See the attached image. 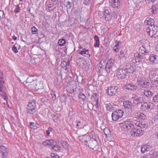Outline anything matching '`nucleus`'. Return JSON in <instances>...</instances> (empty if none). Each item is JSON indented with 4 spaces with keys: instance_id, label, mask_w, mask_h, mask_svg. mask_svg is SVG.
Instances as JSON below:
<instances>
[{
    "instance_id": "30",
    "label": "nucleus",
    "mask_w": 158,
    "mask_h": 158,
    "mask_svg": "<svg viewBox=\"0 0 158 158\" xmlns=\"http://www.w3.org/2000/svg\"><path fill=\"white\" fill-rule=\"evenodd\" d=\"M94 39L95 41V43L94 44L95 47H99L100 41L99 39L98 36L95 35L94 37Z\"/></svg>"
},
{
    "instance_id": "50",
    "label": "nucleus",
    "mask_w": 158,
    "mask_h": 158,
    "mask_svg": "<svg viewBox=\"0 0 158 158\" xmlns=\"http://www.w3.org/2000/svg\"><path fill=\"white\" fill-rule=\"evenodd\" d=\"M20 8L17 6H15V8L14 10V11L16 13H18L20 12Z\"/></svg>"
},
{
    "instance_id": "8",
    "label": "nucleus",
    "mask_w": 158,
    "mask_h": 158,
    "mask_svg": "<svg viewBox=\"0 0 158 158\" xmlns=\"http://www.w3.org/2000/svg\"><path fill=\"white\" fill-rule=\"evenodd\" d=\"M144 131L141 129L135 128L131 130V134L132 137H138L142 135Z\"/></svg>"
},
{
    "instance_id": "10",
    "label": "nucleus",
    "mask_w": 158,
    "mask_h": 158,
    "mask_svg": "<svg viewBox=\"0 0 158 158\" xmlns=\"http://www.w3.org/2000/svg\"><path fill=\"white\" fill-rule=\"evenodd\" d=\"M85 144L94 150H97L98 149V143L96 140H90L89 142V143Z\"/></svg>"
},
{
    "instance_id": "59",
    "label": "nucleus",
    "mask_w": 158,
    "mask_h": 158,
    "mask_svg": "<svg viewBox=\"0 0 158 158\" xmlns=\"http://www.w3.org/2000/svg\"><path fill=\"white\" fill-rule=\"evenodd\" d=\"M0 149L1 150V152H2V151L4 152V151H5V150L6 149V148L3 146H0Z\"/></svg>"
},
{
    "instance_id": "11",
    "label": "nucleus",
    "mask_w": 158,
    "mask_h": 158,
    "mask_svg": "<svg viewBox=\"0 0 158 158\" xmlns=\"http://www.w3.org/2000/svg\"><path fill=\"white\" fill-rule=\"evenodd\" d=\"M109 2L111 6L114 8H119L121 5V0H109Z\"/></svg>"
},
{
    "instance_id": "61",
    "label": "nucleus",
    "mask_w": 158,
    "mask_h": 158,
    "mask_svg": "<svg viewBox=\"0 0 158 158\" xmlns=\"http://www.w3.org/2000/svg\"><path fill=\"white\" fill-rule=\"evenodd\" d=\"M4 12L2 11H0V17L3 18L4 17Z\"/></svg>"
},
{
    "instance_id": "55",
    "label": "nucleus",
    "mask_w": 158,
    "mask_h": 158,
    "mask_svg": "<svg viewBox=\"0 0 158 158\" xmlns=\"http://www.w3.org/2000/svg\"><path fill=\"white\" fill-rule=\"evenodd\" d=\"M60 101L62 102H64L66 101V98L64 96L60 97Z\"/></svg>"
},
{
    "instance_id": "17",
    "label": "nucleus",
    "mask_w": 158,
    "mask_h": 158,
    "mask_svg": "<svg viewBox=\"0 0 158 158\" xmlns=\"http://www.w3.org/2000/svg\"><path fill=\"white\" fill-rule=\"evenodd\" d=\"M149 60L152 63H158V56L154 54H152L149 56Z\"/></svg>"
},
{
    "instance_id": "44",
    "label": "nucleus",
    "mask_w": 158,
    "mask_h": 158,
    "mask_svg": "<svg viewBox=\"0 0 158 158\" xmlns=\"http://www.w3.org/2000/svg\"><path fill=\"white\" fill-rule=\"evenodd\" d=\"M61 143L64 148L66 149L68 148L69 145L66 142L63 141Z\"/></svg>"
},
{
    "instance_id": "52",
    "label": "nucleus",
    "mask_w": 158,
    "mask_h": 158,
    "mask_svg": "<svg viewBox=\"0 0 158 158\" xmlns=\"http://www.w3.org/2000/svg\"><path fill=\"white\" fill-rule=\"evenodd\" d=\"M64 64H65L66 66V67H65V66L64 67H63V68L65 70H67V66H69V62H66L64 61L63 63H62L61 64V66H63V65Z\"/></svg>"
},
{
    "instance_id": "19",
    "label": "nucleus",
    "mask_w": 158,
    "mask_h": 158,
    "mask_svg": "<svg viewBox=\"0 0 158 158\" xmlns=\"http://www.w3.org/2000/svg\"><path fill=\"white\" fill-rule=\"evenodd\" d=\"M151 148V146L147 144L143 145L141 147V152L142 153L150 151Z\"/></svg>"
},
{
    "instance_id": "45",
    "label": "nucleus",
    "mask_w": 158,
    "mask_h": 158,
    "mask_svg": "<svg viewBox=\"0 0 158 158\" xmlns=\"http://www.w3.org/2000/svg\"><path fill=\"white\" fill-rule=\"evenodd\" d=\"M153 101L154 102H158V93L153 97Z\"/></svg>"
},
{
    "instance_id": "3",
    "label": "nucleus",
    "mask_w": 158,
    "mask_h": 158,
    "mask_svg": "<svg viewBox=\"0 0 158 158\" xmlns=\"http://www.w3.org/2000/svg\"><path fill=\"white\" fill-rule=\"evenodd\" d=\"M36 102L34 100H31L28 104L27 111L30 114H34L35 111Z\"/></svg>"
},
{
    "instance_id": "57",
    "label": "nucleus",
    "mask_w": 158,
    "mask_h": 158,
    "mask_svg": "<svg viewBox=\"0 0 158 158\" xmlns=\"http://www.w3.org/2000/svg\"><path fill=\"white\" fill-rule=\"evenodd\" d=\"M84 3L86 5H89L91 3V0H85Z\"/></svg>"
},
{
    "instance_id": "4",
    "label": "nucleus",
    "mask_w": 158,
    "mask_h": 158,
    "mask_svg": "<svg viewBox=\"0 0 158 158\" xmlns=\"http://www.w3.org/2000/svg\"><path fill=\"white\" fill-rule=\"evenodd\" d=\"M123 111L122 110H117L112 114V118L113 121H117L121 118L123 115Z\"/></svg>"
},
{
    "instance_id": "46",
    "label": "nucleus",
    "mask_w": 158,
    "mask_h": 158,
    "mask_svg": "<svg viewBox=\"0 0 158 158\" xmlns=\"http://www.w3.org/2000/svg\"><path fill=\"white\" fill-rule=\"evenodd\" d=\"M12 49L13 51L15 53H16L18 52L17 47L15 45H14L12 46Z\"/></svg>"
},
{
    "instance_id": "16",
    "label": "nucleus",
    "mask_w": 158,
    "mask_h": 158,
    "mask_svg": "<svg viewBox=\"0 0 158 158\" xmlns=\"http://www.w3.org/2000/svg\"><path fill=\"white\" fill-rule=\"evenodd\" d=\"M154 22L155 21L154 19L150 17H148L145 19L144 23L146 25H149L148 27L150 26H154Z\"/></svg>"
},
{
    "instance_id": "25",
    "label": "nucleus",
    "mask_w": 158,
    "mask_h": 158,
    "mask_svg": "<svg viewBox=\"0 0 158 158\" xmlns=\"http://www.w3.org/2000/svg\"><path fill=\"white\" fill-rule=\"evenodd\" d=\"M2 73L0 70V92L2 91L3 84L4 83Z\"/></svg>"
},
{
    "instance_id": "54",
    "label": "nucleus",
    "mask_w": 158,
    "mask_h": 158,
    "mask_svg": "<svg viewBox=\"0 0 158 158\" xmlns=\"http://www.w3.org/2000/svg\"><path fill=\"white\" fill-rule=\"evenodd\" d=\"M124 52L123 50H121L120 52V54L119 55V57L120 59L123 58L125 56Z\"/></svg>"
},
{
    "instance_id": "18",
    "label": "nucleus",
    "mask_w": 158,
    "mask_h": 158,
    "mask_svg": "<svg viewBox=\"0 0 158 158\" xmlns=\"http://www.w3.org/2000/svg\"><path fill=\"white\" fill-rule=\"evenodd\" d=\"M56 143V142L53 139L47 140L43 142V144L45 146H52Z\"/></svg>"
},
{
    "instance_id": "5",
    "label": "nucleus",
    "mask_w": 158,
    "mask_h": 158,
    "mask_svg": "<svg viewBox=\"0 0 158 158\" xmlns=\"http://www.w3.org/2000/svg\"><path fill=\"white\" fill-rule=\"evenodd\" d=\"M127 72L123 67L118 68L116 72V76L119 79H125L127 76Z\"/></svg>"
},
{
    "instance_id": "15",
    "label": "nucleus",
    "mask_w": 158,
    "mask_h": 158,
    "mask_svg": "<svg viewBox=\"0 0 158 158\" xmlns=\"http://www.w3.org/2000/svg\"><path fill=\"white\" fill-rule=\"evenodd\" d=\"M124 88L129 90H135L137 89V86L132 83H128L126 84Z\"/></svg>"
},
{
    "instance_id": "24",
    "label": "nucleus",
    "mask_w": 158,
    "mask_h": 158,
    "mask_svg": "<svg viewBox=\"0 0 158 158\" xmlns=\"http://www.w3.org/2000/svg\"><path fill=\"white\" fill-rule=\"evenodd\" d=\"M123 106L125 108L131 109L132 107V104L131 102L127 100L124 102Z\"/></svg>"
},
{
    "instance_id": "56",
    "label": "nucleus",
    "mask_w": 158,
    "mask_h": 158,
    "mask_svg": "<svg viewBox=\"0 0 158 158\" xmlns=\"http://www.w3.org/2000/svg\"><path fill=\"white\" fill-rule=\"evenodd\" d=\"M4 28L6 31H9L10 30L9 23L8 24H5V26L4 27Z\"/></svg>"
},
{
    "instance_id": "41",
    "label": "nucleus",
    "mask_w": 158,
    "mask_h": 158,
    "mask_svg": "<svg viewBox=\"0 0 158 158\" xmlns=\"http://www.w3.org/2000/svg\"><path fill=\"white\" fill-rule=\"evenodd\" d=\"M38 31V30L35 26H33L31 28V32L33 34H36Z\"/></svg>"
},
{
    "instance_id": "12",
    "label": "nucleus",
    "mask_w": 158,
    "mask_h": 158,
    "mask_svg": "<svg viewBox=\"0 0 158 158\" xmlns=\"http://www.w3.org/2000/svg\"><path fill=\"white\" fill-rule=\"evenodd\" d=\"M111 11L108 9L107 8H105L104 11V17L105 19L107 20H110L112 18V15L111 14Z\"/></svg>"
},
{
    "instance_id": "20",
    "label": "nucleus",
    "mask_w": 158,
    "mask_h": 158,
    "mask_svg": "<svg viewBox=\"0 0 158 158\" xmlns=\"http://www.w3.org/2000/svg\"><path fill=\"white\" fill-rule=\"evenodd\" d=\"M133 98V103L134 104H137L143 102L144 98L143 97H139L136 96L135 97Z\"/></svg>"
},
{
    "instance_id": "60",
    "label": "nucleus",
    "mask_w": 158,
    "mask_h": 158,
    "mask_svg": "<svg viewBox=\"0 0 158 158\" xmlns=\"http://www.w3.org/2000/svg\"><path fill=\"white\" fill-rule=\"evenodd\" d=\"M119 49L116 46H114L113 48V50L114 52H117L118 51Z\"/></svg>"
},
{
    "instance_id": "39",
    "label": "nucleus",
    "mask_w": 158,
    "mask_h": 158,
    "mask_svg": "<svg viewBox=\"0 0 158 158\" xmlns=\"http://www.w3.org/2000/svg\"><path fill=\"white\" fill-rule=\"evenodd\" d=\"M76 127L79 129H81L83 128V124L80 121H77Z\"/></svg>"
},
{
    "instance_id": "38",
    "label": "nucleus",
    "mask_w": 158,
    "mask_h": 158,
    "mask_svg": "<svg viewBox=\"0 0 158 158\" xmlns=\"http://www.w3.org/2000/svg\"><path fill=\"white\" fill-rule=\"evenodd\" d=\"M78 98H79L81 99L83 101H85L86 100V96L83 94H79L78 95Z\"/></svg>"
},
{
    "instance_id": "49",
    "label": "nucleus",
    "mask_w": 158,
    "mask_h": 158,
    "mask_svg": "<svg viewBox=\"0 0 158 158\" xmlns=\"http://www.w3.org/2000/svg\"><path fill=\"white\" fill-rule=\"evenodd\" d=\"M84 137L83 138V139H84V140H82L81 139V137H80V138H79V139L81 140V141L83 143L84 142V141H85V143H87V141H86L85 140V139H86L87 137L89 138V136H87L85 135H84Z\"/></svg>"
},
{
    "instance_id": "62",
    "label": "nucleus",
    "mask_w": 158,
    "mask_h": 158,
    "mask_svg": "<svg viewBox=\"0 0 158 158\" xmlns=\"http://www.w3.org/2000/svg\"><path fill=\"white\" fill-rule=\"evenodd\" d=\"M51 94L52 96V100L53 101H55L56 99V94H54L53 95H52V94Z\"/></svg>"
},
{
    "instance_id": "26",
    "label": "nucleus",
    "mask_w": 158,
    "mask_h": 158,
    "mask_svg": "<svg viewBox=\"0 0 158 158\" xmlns=\"http://www.w3.org/2000/svg\"><path fill=\"white\" fill-rule=\"evenodd\" d=\"M142 94L148 97H151L153 95V94L150 90L148 89H145L142 92Z\"/></svg>"
},
{
    "instance_id": "36",
    "label": "nucleus",
    "mask_w": 158,
    "mask_h": 158,
    "mask_svg": "<svg viewBox=\"0 0 158 158\" xmlns=\"http://www.w3.org/2000/svg\"><path fill=\"white\" fill-rule=\"evenodd\" d=\"M52 149L56 152L59 151L60 150V148L56 144L52 147Z\"/></svg>"
},
{
    "instance_id": "1",
    "label": "nucleus",
    "mask_w": 158,
    "mask_h": 158,
    "mask_svg": "<svg viewBox=\"0 0 158 158\" xmlns=\"http://www.w3.org/2000/svg\"><path fill=\"white\" fill-rule=\"evenodd\" d=\"M133 121V119H127L123 123H120L119 125L123 130L127 131L134 127Z\"/></svg>"
},
{
    "instance_id": "27",
    "label": "nucleus",
    "mask_w": 158,
    "mask_h": 158,
    "mask_svg": "<svg viewBox=\"0 0 158 158\" xmlns=\"http://www.w3.org/2000/svg\"><path fill=\"white\" fill-rule=\"evenodd\" d=\"M145 81V78L139 76L137 80V82L139 85H142Z\"/></svg>"
},
{
    "instance_id": "7",
    "label": "nucleus",
    "mask_w": 158,
    "mask_h": 158,
    "mask_svg": "<svg viewBox=\"0 0 158 158\" xmlns=\"http://www.w3.org/2000/svg\"><path fill=\"white\" fill-rule=\"evenodd\" d=\"M143 59V56L139 53L136 52L134 54V56L132 59V61L133 63L136 64H138Z\"/></svg>"
},
{
    "instance_id": "51",
    "label": "nucleus",
    "mask_w": 158,
    "mask_h": 158,
    "mask_svg": "<svg viewBox=\"0 0 158 158\" xmlns=\"http://www.w3.org/2000/svg\"><path fill=\"white\" fill-rule=\"evenodd\" d=\"M66 7L67 9H70L71 8V3L70 2L68 1L67 2Z\"/></svg>"
},
{
    "instance_id": "42",
    "label": "nucleus",
    "mask_w": 158,
    "mask_h": 158,
    "mask_svg": "<svg viewBox=\"0 0 158 158\" xmlns=\"http://www.w3.org/2000/svg\"><path fill=\"white\" fill-rule=\"evenodd\" d=\"M150 85L149 82L148 81H145L144 82V83L142 85V86L145 88H148V87Z\"/></svg>"
},
{
    "instance_id": "37",
    "label": "nucleus",
    "mask_w": 158,
    "mask_h": 158,
    "mask_svg": "<svg viewBox=\"0 0 158 158\" xmlns=\"http://www.w3.org/2000/svg\"><path fill=\"white\" fill-rule=\"evenodd\" d=\"M147 125L146 124V123L144 121H142L140 122L139 127L141 128H144L147 127Z\"/></svg>"
},
{
    "instance_id": "33",
    "label": "nucleus",
    "mask_w": 158,
    "mask_h": 158,
    "mask_svg": "<svg viewBox=\"0 0 158 158\" xmlns=\"http://www.w3.org/2000/svg\"><path fill=\"white\" fill-rule=\"evenodd\" d=\"M58 44L60 46H64L66 44V41L63 39H60L59 40Z\"/></svg>"
},
{
    "instance_id": "28",
    "label": "nucleus",
    "mask_w": 158,
    "mask_h": 158,
    "mask_svg": "<svg viewBox=\"0 0 158 158\" xmlns=\"http://www.w3.org/2000/svg\"><path fill=\"white\" fill-rule=\"evenodd\" d=\"M78 53L82 55L85 56V55L86 54V55H89V56H90V55H89V52L88 49H86L85 48L83 49L82 50H79V51Z\"/></svg>"
},
{
    "instance_id": "58",
    "label": "nucleus",
    "mask_w": 158,
    "mask_h": 158,
    "mask_svg": "<svg viewBox=\"0 0 158 158\" xmlns=\"http://www.w3.org/2000/svg\"><path fill=\"white\" fill-rule=\"evenodd\" d=\"M156 7L154 6L152 7L151 10H152L151 12H152L153 13L155 14L156 12Z\"/></svg>"
},
{
    "instance_id": "53",
    "label": "nucleus",
    "mask_w": 158,
    "mask_h": 158,
    "mask_svg": "<svg viewBox=\"0 0 158 158\" xmlns=\"http://www.w3.org/2000/svg\"><path fill=\"white\" fill-rule=\"evenodd\" d=\"M51 156L52 158H59V156H58L56 154L52 153Z\"/></svg>"
},
{
    "instance_id": "23",
    "label": "nucleus",
    "mask_w": 158,
    "mask_h": 158,
    "mask_svg": "<svg viewBox=\"0 0 158 158\" xmlns=\"http://www.w3.org/2000/svg\"><path fill=\"white\" fill-rule=\"evenodd\" d=\"M135 117L136 118H140L142 119H145L146 118V115L141 112H137L135 113Z\"/></svg>"
},
{
    "instance_id": "22",
    "label": "nucleus",
    "mask_w": 158,
    "mask_h": 158,
    "mask_svg": "<svg viewBox=\"0 0 158 158\" xmlns=\"http://www.w3.org/2000/svg\"><path fill=\"white\" fill-rule=\"evenodd\" d=\"M91 99L92 101L96 102L94 106L97 108L98 106V99L97 98V94L96 93H94L93 94L91 97Z\"/></svg>"
},
{
    "instance_id": "47",
    "label": "nucleus",
    "mask_w": 158,
    "mask_h": 158,
    "mask_svg": "<svg viewBox=\"0 0 158 158\" xmlns=\"http://www.w3.org/2000/svg\"><path fill=\"white\" fill-rule=\"evenodd\" d=\"M52 130L53 128H52L49 127L48 130L46 131V135H48L50 134V132L52 131Z\"/></svg>"
},
{
    "instance_id": "34",
    "label": "nucleus",
    "mask_w": 158,
    "mask_h": 158,
    "mask_svg": "<svg viewBox=\"0 0 158 158\" xmlns=\"http://www.w3.org/2000/svg\"><path fill=\"white\" fill-rule=\"evenodd\" d=\"M112 66L107 64L106 65L105 67L107 73H109L112 71Z\"/></svg>"
},
{
    "instance_id": "29",
    "label": "nucleus",
    "mask_w": 158,
    "mask_h": 158,
    "mask_svg": "<svg viewBox=\"0 0 158 158\" xmlns=\"http://www.w3.org/2000/svg\"><path fill=\"white\" fill-rule=\"evenodd\" d=\"M105 107L107 111H111L113 109L114 107L113 105H111L110 103L108 104H105Z\"/></svg>"
},
{
    "instance_id": "43",
    "label": "nucleus",
    "mask_w": 158,
    "mask_h": 158,
    "mask_svg": "<svg viewBox=\"0 0 158 158\" xmlns=\"http://www.w3.org/2000/svg\"><path fill=\"white\" fill-rule=\"evenodd\" d=\"M133 124L135 125V126L139 127V125L140 122L138 120H135L133 119Z\"/></svg>"
},
{
    "instance_id": "35",
    "label": "nucleus",
    "mask_w": 158,
    "mask_h": 158,
    "mask_svg": "<svg viewBox=\"0 0 158 158\" xmlns=\"http://www.w3.org/2000/svg\"><path fill=\"white\" fill-rule=\"evenodd\" d=\"M114 60L112 58L110 59L107 61L106 64L113 66L114 62Z\"/></svg>"
},
{
    "instance_id": "64",
    "label": "nucleus",
    "mask_w": 158,
    "mask_h": 158,
    "mask_svg": "<svg viewBox=\"0 0 158 158\" xmlns=\"http://www.w3.org/2000/svg\"><path fill=\"white\" fill-rule=\"evenodd\" d=\"M155 84L157 86H158V80H156L154 82Z\"/></svg>"
},
{
    "instance_id": "63",
    "label": "nucleus",
    "mask_w": 158,
    "mask_h": 158,
    "mask_svg": "<svg viewBox=\"0 0 158 158\" xmlns=\"http://www.w3.org/2000/svg\"><path fill=\"white\" fill-rule=\"evenodd\" d=\"M116 42H115L116 43H117L116 44L115 46H116L117 47H118V48L119 47L120 45L121 44V42L119 41H116Z\"/></svg>"
},
{
    "instance_id": "40",
    "label": "nucleus",
    "mask_w": 158,
    "mask_h": 158,
    "mask_svg": "<svg viewBox=\"0 0 158 158\" xmlns=\"http://www.w3.org/2000/svg\"><path fill=\"white\" fill-rule=\"evenodd\" d=\"M30 127L31 128L33 129H35L37 128V126L36 125V124L32 122H31L30 124Z\"/></svg>"
},
{
    "instance_id": "21",
    "label": "nucleus",
    "mask_w": 158,
    "mask_h": 158,
    "mask_svg": "<svg viewBox=\"0 0 158 158\" xmlns=\"http://www.w3.org/2000/svg\"><path fill=\"white\" fill-rule=\"evenodd\" d=\"M127 73H132L134 72L133 68L129 63H127L124 68Z\"/></svg>"
},
{
    "instance_id": "13",
    "label": "nucleus",
    "mask_w": 158,
    "mask_h": 158,
    "mask_svg": "<svg viewBox=\"0 0 158 158\" xmlns=\"http://www.w3.org/2000/svg\"><path fill=\"white\" fill-rule=\"evenodd\" d=\"M149 77L151 79H153L156 76H158V70L156 68L150 69L149 73Z\"/></svg>"
},
{
    "instance_id": "6",
    "label": "nucleus",
    "mask_w": 158,
    "mask_h": 158,
    "mask_svg": "<svg viewBox=\"0 0 158 158\" xmlns=\"http://www.w3.org/2000/svg\"><path fill=\"white\" fill-rule=\"evenodd\" d=\"M37 81L33 76H29L26 81H24L23 84L27 86H34L36 85Z\"/></svg>"
},
{
    "instance_id": "9",
    "label": "nucleus",
    "mask_w": 158,
    "mask_h": 158,
    "mask_svg": "<svg viewBox=\"0 0 158 158\" xmlns=\"http://www.w3.org/2000/svg\"><path fill=\"white\" fill-rule=\"evenodd\" d=\"M118 88L115 86H112L108 88L107 90L106 93L110 96H113L115 95L118 92Z\"/></svg>"
},
{
    "instance_id": "14",
    "label": "nucleus",
    "mask_w": 158,
    "mask_h": 158,
    "mask_svg": "<svg viewBox=\"0 0 158 158\" xmlns=\"http://www.w3.org/2000/svg\"><path fill=\"white\" fill-rule=\"evenodd\" d=\"M153 107V104L152 103H143L141 104V108L143 110L145 111L148 109H152Z\"/></svg>"
},
{
    "instance_id": "2",
    "label": "nucleus",
    "mask_w": 158,
    "mask_h": 158,
    "mask_svg": "<svg viewBox=\"0 0 158 158\" xmlns=\"http://www.w3.org/2000/svg\"><path fill=\"white\" fill-rule=\"evenodd\" d=\"M147 33L152 38L158 37V26H154L148 27L146 29Z\"/></svg>"
},
{
    "instance_id": "32",
    "label": "nucleus",
    "mask_w": 158,
    "mask_h": 158,
    "mask_svg": "<svg viewBox=\"0 0 158 158\" xmlns=\"http://www.w3.org/2000/svg\"><path fill=\"white\" fill-rule=\"evenodd\" d=\"M139 51L143 54H145L147 53L146 48L143 46H141L139 48Z\"/></svg>"
},
{
    "instance_id": "48",
    "label": "nucleus",
    "mask_w": 158,
    "mask_h": 158,
    "mask_svg": "<svg viewBox=\"0 0 158 158\" xmlns=\"http://www.w3.org/2000/svg\"><path fill=\"white\" fill-rule=\"evenodd\" d=\"M8 153L7 152H1L0 153V155H1L2 156H3V157L5 158L6 157Z\"/></svg>"
},
{
    "instance_id": "31",
    "label": "nucleus",
    "mask_w": 158,
    "mask_h": 158,
    "mask_svg": "<svg viewBox=\"0 0 158 158\" xmlns=\"http://www.w3.org/2000/svg\"><path fill=\"white\" fill-rule=\"evenodd\" d=\"M55 8V7L52 4H49V5H47L46 6V10L48 11H52Z\"/></svg>"
}]
</instances>
